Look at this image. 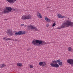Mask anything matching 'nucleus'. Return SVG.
<instances>
[{"mask_svg": "<svg viewBox=\"0 0 73 73\" xmlns=\"http://www.w3.org/2000/svg\"><path fill=\"white\" fill-rule=\"evenodd\" d=\"M69 26L73 27V22L69 20H67L65 22L63 23L59 27L57 28V29H60L61 28H67L69 27Z\"/></svg>", "mask_w": 73, "mask_h": 73, "instance_id": "obj_1", "label": "nucleus"}, {"mask_svg": "<svg viewBox=\"0 0 73 73\" xmlns=\"http://www.w3.org/2000/svg\"><path fill=\"white\" fill-rule=\"evenodd\" d=\"M32 44L35 46H41V45H46V44H50V43L48 42L46 43L45 41H43L34 39L32 41Z\"/></svg>", "mask_w": 73, "mask_h": 73, "instance_id": "obj_2", "label": "nucleus"}, {"mask_svg": "<svg viewBox=\"0 0 73 73\" xmlns=\"http://www.w3.org/2000/svg\"><path fill=\"white\" fill-rule=\"evenodd\" d=\"M60 62V60H57L56 61L54 60L52 61L51 63L50 64V65L52 67H55V68H58L59 65L57 63H59Z\"/></svg>", "mask_w": 73, "mask_h": 73, "instance_id": "obj_3", "label": "nucleus"}, {"mask_svg": "<svg viewBox=\"0 0 73 73\" xmlns=\"http://www.w3.org/2000/svg\"><path fill=\"white\" fill-rule=\"evenodd\" d=\"M32 19V15L29 14H27L25 15H23L21 18L22 20H28V19Z\"/></svg>", "mask_w": 73, "mask_h": 73, "instance_id": "obj_4", "label": "nucleus"}, {"mask_svg": "<svg viewBox=\"0 0 73 73\" xmlns=\"http://www.w3.org/2000/svg\"><path fill=\"white\" fill-rule=\"evenodd\" d=\"M67 61L68 64H69L71 66H73V59H69L67 60Z\"/></svg>", "mask_w": 73, "mask_h": 73, "instance_id": "obj_5", "label": "nucleus"}, {"mask_svg": "<svg viewBox=\"0 0 73 73\" xmlns=\"http://www.w3.org/2000/svg\"><path fill=\"white\" fill-rule=\"evenodd\" d=\"M46 63L45 62H43L41 61L39 63V64L40 66H42V67H44L45 65H46Z\"/></svg>", "mask_w": 73, "mask_h": 73, "instance_id": "obj_6", "label": "nucleus"}, {"mask_svg": "<svg viewBox=\"0 0 73 73\" xmlns=\"http://www.w3.org/2000/svg\"><path fill=\"white\" fill-rule=\"evenodd\" d=\"M25 32H22L21 31H19L18 32H16L15 33V35H23L25 34Z\"/></svg>", "mask_w": 73, "mask_h": 73, "instance_id": "obj_7", "label": "nucleus"}, {"mask_svg": "<svg viewBox=\"0 0 73 73\" xmlns=\"http://www.w3.org/2000/svg\"><path fill=\"white\" fill-rule=\"evenodd\" d=\"M12 30L9 29L7 30L6 32L8 33V35H10L11 36H12V35H13V33H12Z\"/></svg>", "mask_w": 73, "mask_h": 73, "instance_id": "obj_8", "label": "nucleus"}, {"mask_svg": "<svg viewBox=\"0 0 73 73\" xmlns=\"http://www.w3.org/2000/svg\"><path fill=\"white\" fill-rule=\"evenodd\" d=\"M57 16L58 18H59V19H64V18L66 17L65 16H62V15L60 14L57 15Z\"/></svg>", "mask_w": 73, "mask_h": 73, "instance_id": "obj_9", "label": "nucleus"}, {"mask_svg": "<svg viewBox=\"0 0 73 73\" xmlns=\"http://www.w3.org/2000/svg\"><path fill=\"white\" fill-rule=\"evenodd\" d=\"M6 1L9 3L13 4V3H14L16 1V0H6Z\"/></svg>", "mask_w": 73, "mask_h": 73, "instance_id": "obj_10", "label": "nucleus"}, {"mask_svg": "<svg viewBox=\"0 0 73 73\" xmlns=\"http://www.w3.org/2000/svg\"><path fill=\"white\" fill-rule=\"evenodd\" d=\"M36 15L37 17H38L40 19H41L42 18V16L41 15V14H40L39 12H37L36 13Z\"/></svg>", "mask_w": 73, "mask_h": 73, "instance_id": "obj_11", "label": "nucleus"}, {"mask_svg": "<svg viewBox=\"0 0 73 73\" xmlns=\"http://www.w3.org/2000/svg\"><path fill=\"white\" fill-rule=\"evenodd\" d=\"M34 28H35V26L32 25H30L27 27V28L28 29H34Z\"/></svg>", "mask_w": 73, "mask_h": 73, "instance_id": "obj_12", "label": "nucleus"}, {"mask_svg": "<svg viewBox=\"0 0 73 73\" xmlns=\"http://www.w3.org/2000/svg\"><path fill=\"white\" fill-rule=\"evenodd\" d=\"M45 20L46 22H48V23H50L51 21H50L49 19L46 17L45 18Z\"/></svg>", "mask_w": 73, "mask_h": 73, "instance_id": "obj_13", "label": "nucleus"}, {"mask_svg": "<svg viewBox=\"0 0 73 73\" xmlns=\"http://www.w3.org/2000/svg\"><path fill=\"white\" fill-rule=\"evenodd\" d=\"M3 13L4 12V13H9V12L6 9H5L2 12Z\"/></svg>", "mask_w": 73, "mask_h": 73, "instance_id": "obj_14", "label": "nucleus"}, {"mask_svg": "<svg viewBox=\"0 0 73 73\" xmlns=\"http://www.w3.org/2000/svg\"><path fill=\"white\" fill-rule=\"evenodd\" d=\"M6 9H7V10L8 11H11L12 10V8L8 7H6Z\"/></svg>", "mask_w": 73, "mask_h": 73, "instance_id": "obj_15", "label": "nucleus"}, {"mask_svg": "<svg viewBox=\"0 0 73 73\" xmlns=\"http://www.w3.org/2000/svg\"><path fill=\"white\" fill-rule=\"evenodd\" d=\"M5 66H6V65L4 64H1L0 65V68H3L5 67Z\"/></svg>", "mask_w": 73, "mask_h": 73, "instance_id": "obj_16", "label": "nucleus"}, {"mask_svg": "<svg viewBox=\"0 0 73 73\" xmlns=\"http://www.w3.org/2000/svg\"><path fill=\"white\" fill-rule=\"evenodd\" d=\"M17 66H20V67L22 66V63H18L17 64Z\"/></svg>", "mask_w": 73, "mask_h": 73, "instance_id": "obj_17", "label": "nucleus"}, {"mask_svg": "<svg viewBox=\"0 0 73 73\" xmlns=\"http://www.w3.org/2000/svg\"><path fill=\"white\" fill-rule=\"evenodd\" d=\"M68 52H71L72 51V48L70 47H68Z\"/></svg>", "mask_w": 73, "mask_h": 73, "instance_id": "obj_18", "label": "nucleus"}, {"mask_svg": "<svg viewBox=\"0 0 73 73\" xmlns=\"http://www.w3.org/2000/svg\"><path fill=\"white\" fill-rule=\"evenodd\" d=\"M58 64L59 65H60V66H61V65H62V62H60L59 63H58Z\"/></svg>", "mask_w": 73, "mask_h": 73, "instance_id": "obj_19", "label": "nucleus"}, {"mask_svg": "<svg viewBox=\"0 0 73 73\" xmlns=\"http://www.w3.org/2000/svg\"><path fill=\"white\" fill-rule=\"evenodd\" d=\"M3 40L5 41H7V38H6V37L3 38Z\"/></svg>", "mask_w": 73, "mask_h": 73, "instance_id": "obj_20", "label": "nucleus"}, {"mask_svg": "<svg viewBox=\"0 0 73 73\" xmlns=\"http://www.w3.org/2000/svg\"><path fill=\"white\" fill-rule=\"evenodd\" d=\"M56 24L55 23H54L52 27H55V26H56Z\"/></svg>", "mask_w": 73, "mask_h": 73, "instance_id": "obj_21", "label": "nucleus"}, {"mask_svg": "<svg viewBox=\"0 0 73 73\" xmlns=\"http://www.w3.org/2000/svg\"><path fill=\"white\" fill-rule=\"evenodd\" d=\"M33 29H35V31H38V29H37V28H36V27H35V26H34V28Z\"/></svg>", "mask_w": 73, "mask_h": 73, "instance_id": "obj_22", "label": "nucleus"}, {"mask_svg": "<svg viewBox=\"0 0 73 73\" xmlns=\"http://www.w3.org/2000/svg\"><path fill=\"white\" fill-rule=\"evenodd\" d=\"M30 67L31 68H33V66L32 65H30Z\"/></svg>", "mask_w": 73, "mask_h": 73, "instance_id": "obj_23", "label": "nucleus"}, {"mask_svg": "<svg viewBox=\"0 0 73 73\" xmlns=\"http://www.w3.org/2000/svg\"><path fill=\"white\" fill-rule=\"evenodd\" d=\"M11 38H7V41H8L9 40H11Z\"/></svg>", "mask_w": 73, "mask_h": 73, "instance_id": "obj_24", "label": "nucleus"}, {"mask_svg": "<svg viewBox=\"0 0 73 73\" xmlns=\"http://www.w3.org/2000/svg\"><path fill=\"white\" fill-rule=\"evenodd\" d=\"M12 10H13L14 11H16V9H12Z\"/></svg>", "mask_w": 73, "mask_h": 73, "instance_id": "obj_25", "label": "nucleus"}, {"mask_svg": "<svg viewBox=\"0 0 73 73\" xmlns=\"http://www.w3.org/2000/svg\"><path fill=\"white\" fill-rule=\"evenodd\" d=\"M49 25L48 24L46 25V27H49Z\"/></svg>", "mask_w": 73, "mask_h": 73, "instance_id": "obj_26", "label": "nucleus"}, {"mask_svg": "<svg viewBox=\"0 0 73 73\" xmlns=\"http://www.w3.org/2000/svg\"><path fill=\"white\" fill-rule=\"evenodd\" d=\"M11 40H12V41H15V40L13 39H11Z\"/></svg>", "mask_w": 73, "mask_h": 73, "instance_id": "obj_27", "label": "nucleus"}, {"mask_svg": "<svg viewBox=\"0 0 73 73\" xmlns=\"http://www.w3.org/2000/svg\"><path fill=\"white\" fill-rule=\"evenodd\" d=\"M29 50H30V49H29V48L27 49V51H29Z\"/></svg>", "mask_w": 73, "mask_h": 73, "instance_id": "obj_28", "label": "nucleus"}, {"mask_svg": "<svg viewBox=\"0 0 73 73\" xmlns=\"http://www.w3.org/2000/svg\"><path fill=\"white\" fill-rule=\"evenodd\" d=\"M47 8H50V7L48 6L47 7Z\"/></svg>", "mask_w": 73, "mask_h": 73, "instance_id": "obj_29", "label": "nucleus"}, {"mask_svg": "<svg viewBox=\"0 0 73 73\" xmlns=\"http://www.w3.org/2000/svg\"><path fill=\"white\" fill-rule=\"evenodd\" d=\"M21 26H24V24H21Z\"/></svg>", "mask_w": 73, "mask_h": 73, "instance_id": "obj_30", "label": "nucleus"}, {"mask_svg": "<svg viewBox=\"0 0 73 73\" xmlns=\"http://www.w3.org/2000/svg\"><path fill=\"white\" fill-rule=\"evenodd\" d=\"M17 41V39H15V41Z\"/></svg>", "mask_w": 73, "mask_h": 73, "instance_id": "obj_31", "label": "nucleus"}, {"mask_svg": "<svg viewBox=\"0 0 73 73\" xmlns=\"http://www.w3.org/2000/svg\"><path fill=\"white\" fill-rule=\"evenodd\" d=\"M2 14H1V13H0V16H1V15Z\"/></svg>", "mask_w": 73, "mask_h": 73, "instance_id": "obj_32", "label": "nucleus"}, {"mask_svg": "<svg viewBox=\"0 0 73 73\" xmlns=\"http://www.w3.org/2000/svg\"><path fill=\"white\" fill-rule=\"evenodd\" d=\"M24 27H27V25H25Z\"/></svg>", "mask_w": 73, "mask_h": 73, "instance_id": "obj_33", "label": "nucleus"}, {"mask_svg": "<svg viewBox=\"0 0 73 73\" xmlns=\"http://www.w3.org/2000/svg\"><path fill=\"white\" fill-rule=\"evenodd\" d=\"M68 19H69V18H68Z\"/></svg>", "mask_w": 73, "mask_h": 73, "instance_id": "obj_34", "label": "nucleus"}]
</instances>
